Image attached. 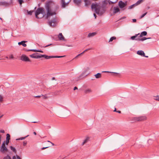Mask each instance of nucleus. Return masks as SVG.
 Wrapping results in <instances>:
<instances>
[{
  "label": "nucleus",
  "mask_w": 159,
  "mask_h": 159,
  "mask_svg": "<svg viewBox=\"0 0 159 159\" xmlns=\"http://www.w3.org/2000/svg\"><path fill=\"white\" fill-rule=\"evenodd\" d=\"M93 16H94V17H95V18L96 19V17H97L96 15L94 13L93 14Z\"/></svg>",
  "instance_id": "53"
},
{
  "label": "nucleus",
  "mask_w": 159,
  "mask_h": 159,
  "mask_svg": "<svg viewBox=\"0 0 159 159\" xmlns=\"http://www.w3.org/2000/svg\"><path fill=\"white\" fill-rule=\"evenodd\" d=\"M52 3L51 1L48 2L46 3L45 6L47 11L46 14L43 8H38L35 12L36 17L38 19H41L46 15V18L48 19L50 16L55 15L56 11L52 8L51 7Z\"/></svg>",
  "instance_id": "1"
},
{
  "label": "nucleus",
  "mask_w": 159,
  "mask_h": 159,
  "mask_svg": "<svg viewBox=\"0 0 159 159\" xmlns=\"http://www.w3.org/2000/svg\"><path fill=\"white\" fill-rule=\"evenodd\" d=\"M104 8V6H100L98 4L93 3L91 5L92 9H94L95 13L100 16L105 12Z\"/></svg>",
  "instance_id": "2"
},
{
  "label": "nucleus",
  "mask_w": 159,
  "mask_h": 159,
  "mask_svg": "<svg viewBox=\"0 0 159 159\" xmlns=\"http://www.w3.org/2000/svg\"><path fill=\"white\" fill-rule=\"evenodd\" d=\"M7 137H6V140L9 141L10 139V136L9 134H7L6 135Z\"/></svg>",
  "instance_id": "27"
},
{
  "label": "nucleus",
  "mask_w": 159,
  "mask_h": 159,
  "mask_svg": "<svg viewBox=\"0 0 159 159\" xmlns=\"http://www.w3.org/2000/svg\"><path fill=\"white\" fill-rule=\"evenodd\" d=\"M52 80H54L55 79V78L54 77H53L52 78Z\"/></svg>",
  "instance_id": "58"
},
{
  "label": "nucleus",
  "mask_w": 159,
  "mask_h": 159,
  "mask_svg": "<svg viewBox=\"0 0 159 159\" xmlns=\"http://www.w3.org/2000/svg\"><path fill=\"white\" fill-rule=\"evenodd\" d=\"M147 34V32L146 31H144L142 32L139 35V37H142L143 36H146Z\"/></svg>",
  "instance_id": "20"
},
{
  "label": "nucleus",
  "mask_w": 159,
  "mask_h": 159,
  "mask_svg": "<svg viewBox=\"0 0 159 159\" xmlns=\"http://www.w3.org/2000/svg\"><path fill=\"white\" fill-rule=\"evenodd\" d=\"M12 159H21V158L19 157V156H18V155H16V157L15 156H14L13 157Z\"/></svg>",
  "instance_id": "31"
},
{
  "label": "nucleus",
  "mask_w": 159,
  "mask_h": 159,
  "mask_svg": "<svg viewBox=\"0 0 159 159\" xmlns=\"http://www.w3.org/2000/svg\"><path fill=\"white\" fill-rule=\"evenodd\" d=\"M31 122L32 123H37V122H36V121H32Z\"/></svg>",
  "instance_id": "59"
},
{
  "label": "nucleus",
  "mask_w": 159,
  "mask_h": 159,
  "mask_svg": "<svg viewBox=\"0 0 159 159\" xmlns=\"http://www.w3.org/2000/svg\"><path fill=\"white\" fill-rule=\"evenodd\" d=\"M3 159H11V158L9 156L7 155V156L4 157Z\"/></svg>",
  "instance_id": "34"
},
{
  "label": "nucleus",
  "mask_w": 159,
  "mask_h": 159,
  "mask_svg": "<svg viewBox=\"0 0 159 159\" xmlns=\"http://www.w3.org/2000/svg\"><path fill=\"white\" fill-rule=\"evenodd\" d=\"M146 117L145 116H141L139 117H136L134 118V120L137 121H139L143 120H146Z\"/></svg>",
  "instance_id": "8"
},
{
  "label": "nucleus",
  "mask_w": 159,
  "mask_h": 159,
  "mask_svg": "<svg viewBox=\"0 0 159 159\" xmlns=\"http://www.w3.org/2000/svg\"><path fill=\"white\" fill-rule=\"evenodd\" d=\"M53 45L52 44H48V45H46V46H45L44 47L45 48H46V47H48L49 46H50V45Z\"/></svg>",
  "instance_id": "47"
},
{
  "label": "nucleus",
  "mask_w": 159,
  "mask_h": 159,
  "mask_svg": "<svg viewBox=\"0 0 159 159\" xmlns=\"http://www.w3.org/2000/svg\"><path fill=\"white\" fill-rule=\"evenodd\" d=\"M65 56H54V58H61V57H64Z\"/></svg>",
  "instance_id": "40"
},
{
  "label": "nucleus",
  "mask_w": 159,
  "mask_h": 159,
  "mask_svg": "<svg viewBox=\"0 0 159 159\" xmlns=\"http://www.w3.org/2000/svg\"><path fill=\"white\" fill-rule=\"evenodd\" d=\"M127 5L126 2H124L121 1H120L118 2V6L121 10H124L125 9V7Z\"/></svg>",
  "instance_id": "4"
},
{
  "label": "nucleus",
  "mask_w": 159,
  "mask_h": 159,
  "mask_svg": "<svg viewBox=\"0 0 159 159\" xmlns=\"http://www.w3.org/2000/svg\"><path fill=\"white\" fill-rule=\"evenodd\" d=\"M34 134L35 135H36V132H34Z\"/></svg>",
  "instance_id": "56"
},
{
  "label": "nucleus",
  "mask_w": 159,
  "mask_h": 159,
  "mask_svg": "<svg viewBox=\"0 0 159 159\" xmlns=\"http://www.w3.org/2000/svg\"><path fill=\"white\" fill-rule=\"evenodd\" d=\"M155 99L156 100L159 101V96H157L156 97V98Z\"/></svg>",
  "instance_id": "41"
},
{
  "label": "nucleus",
  "mask_w": 159,
  "mask_h": 159,
  "mask_svg": "<svg viewBox=\"0 0 159 159\" xmlns=\"http://www.w3.org/2000/svg\"><path fill=\"white\" fill-rule=\"evenodd\" d=\"M30 51H33V52H40L41 53H43V52L41 50H36L34 49H30Z\"/></svg>",
  "instance_id": "24"
},
{
  "label": "nucleus",
  "mask_w": 159,
  "mask_h": 159,
  "mask_svg": "<svg viewBox=\"0 0 159 159\" xmlns=\"http://www.w3.org/2000/svg\"><path fill=\"white\" fill-rule=\"evenodd\" d=\"M11 3V2H10L6 1L0 2V6H3L5 7H8Z\"/></svg>",
  "instance_id": "6"
},
{
  "label": "nucleus",
  "mask_w": 159,
  "mask_h": 159,
  "mask_svg": "<svg viewBox=\"0 0 159 159\" xmlns=\"http://www.w3.org/2000/svg\"><path fill=\"white\" fill-rule=\"evenodd\" d=\"M83 52H82L78 55L76 56L75 57V58H77V57H78L79 56L81 55L82 54H83Z\"/></svg>",
  "instance_id": "42"
},
{
  "label": "nucleus",
  "mask_w": 159,
  "mask_h": 159,
  "mask_svg": "<svg viewBox=\"0 0 159 159\" xmlns=\"http://www.w3.org/2000/svg\"><path fill=\"white\" fill-rule=\"evenodd\" d=\"M116 39V37H111L109 40V42H111L113 40L115 39Z\"/></svg>",
  "instance_id": "30"
},
{
  "label": "nucleus",
  "mask_w": 159,
  "mask_h": 159,
  "mask_svg": "<svg viewBox=\"0 0 159 159\" xmlns=\"http://www.w3.org/2000/svg\"><path fill=\"white\" fill-rule=\"evenodd\" d=\"M61 1L62 4V7H65V6L69 3V2L66 3L65 2V0H61Z\"/></svg>",
  "instance_id": "14"
},
{
  "label": "nucleus",
  "mask_w": 159,
  "mask_h": 159,
  "mask_svg": "<svg viewBox=\"0 0 159 159\" xmlns=\"http://www.w3.org/2000/svg\"><path fill=\"white\" fill-rule=\"evenodd\" d=\"M3 96L2 95H0V102H2L3 101Z\"/></svg>",
  "instance_id": "36"
},
{
  "label": "nucleus",
  "mask_w": 159,
  "mask_h": 159,
  "mask_svg": "<svg viewBox=\"0 0 159 159\" xmlns=\"http://www.w3.org/2000/svg\"><path fill=\"white\" fill-rule=\"evenodd\" d=\"M102 72H104V73H114V74H118V73H117L111 72H110V71H103Z\"/></svg>",
  "instance_id": "35"
},
{
  "label": "nucleus",
  "mask_w": 159,
  "mask_h": 159,
  "mask_svg": "<svg viewBox=\"0 0 159 159\" xmlns=\"http://www.w3.org/2000/svg\"><path fill=\"white\" fill-rule=\"evenodd\" d=\"M24 13L26 15H30V11H29L28 10L24 9Z\"/></svg>",
  "instance_id": "26"
},
{
  "label": "nucleus",
  "mask_w": 159,
  "mask_h": 159,
  "mask_svg": "<svg viewBox=\"0 0 159 159\" xmlns=\"http://www.w3.org/2000/svg\"><path fill=\"white\" fill-rule=\"evenodd\" d=\"M89 138H87L85 139L84 140L83 142L82 143V145H84L85 143H87L89 141Z\"/></svg>",
  "instance_id": "25"
},
{
  "label": "nucleus",
  "mask_w": 159,
  "mask_h": 159,
  "mask_svg": "<svg viewBox=\"0 0 159 159\" xmlns=\"http://www.w3.org/2000/svg\"><path fill=\"white\" fill-rule=\"evenodd\" d=\"M42 96H43V94H41V95L35 96V98H39L40 97H41Z\"/></svg>",
  "instance_id": "44"
},
{
  "label": "nucleus",
  "mask_w": 159,
  "mask_h": 159,
  "mask_svg": "<svg viewBox=\"0 0 159 159\" xmlns=\"http://www.w3.org/2000/svg\"><path fill=\"white\" fill-rule=\"evenodd\" d=\"M139 34V33L138 34H136L135 35H134V36L131 37V39L132 40H136V39L138 38H137V36Z\"/></svg>",
  "instance_id": "21"
},
{
  "label": "nucleus",
  "mask_w": 159,
  "mask_h": 159,
  "mask_svg": "<svg viewBox=\"0 0 159 159\" xmlns=\"http://www.w3.org/2000/svg\"><path fill=\"white\" fill-rule=\"evenodd\" d=\"M85 2V7H87L91 4L90 0H84Z\"/></svg>",
  "instance_id": "19"
},
{
  "label": "nucleus",
  "mask_w": 159,
  "mask_h": 159,
  "mask_svg": "<svg viewBox=\"0 0 159 159\" xmlns=\"http://www.w3.org/2000/svg\"><path fill=\"white\" fill-rule=\"evenodd\" d=\"M143 1V0H139L135 3L136 6L140 4Z\"/></svg>",
  "instance_id": "28"
},
{
  "label": "nucleus",
  "mask_w": 159,
  "mask_h": 159,
  "mask_svg": "<svg viewBox=\"0 0 159 159\" xmlns=\"http://www.w3.org/2000/svg\"><path fill=\"white\" fill-rule=\"evenodd\" d=\"M73 2L76 5L79 6L81 2V0H73Z\"/></svg>",
  "instance_id": "10"
},
{
  "label": "nucleus",
  "mask_w": 159,
  "mask_h": 159,
  "mask_svg": "<svg viewBox=\"0 0 159 159\" xmlns=\"http://www.w3.org/2000/svg\"><path fill=\"white\" fill-rule=\"evenodd\" d=\"M144 57H148V56H143Z\"/></svg>",
  "instance_id": "60"
},
{
  "label": "nucleus",
  "mask_w": 159,
  "mask_h": 159,
  "mask_svg": "<svg viewBox=\"0 0 159 159\" xmlns=\"http://www.w3.org/2000/svg\"><path fill=\"white\" fill-rule=\"evenodd\" d=\"M136 6V5H135V4H134L132 5H131L129 7L128 9H131L133 8V7L134 6Z\"/></svg>",
  "instance_id": "37"
},
{
  "label": "nucleus",
  "mask_w": 159,
  "mask_h": 159,
  "mask_svg": "<svg viewBox=\"0 0 159 159\" xmlns=\"http://www.w3.org/2000/svg\"><path fill=\"white\" fill-rule=\"evenodd\" d=\"M7 148L5 146V142L3 143L1 146L0 151L4 153L5 152L7 151Z\"/></svg>",
  "instance_id": "7"
},
{
  "label": "nucleus",
  "mask_w": 159,
  "mask_h": 159,
  "mask_svg": "<svg viewBox=\"0 0 159 159\" xmlns=\"http://www.w3.org/2000/svg\"><path fill=\"white\" fill-rule=\"evenodd\" d=\"M10 148L11 150L13 151L14 152H16V150L14 148L12 147V146H10Z\"/></svg>",
  "instance_id": "32"
},
{
  "label": "nucleus",
  "mask_w": 159,
  "mask_h": 159,
  "mask_svg": "<svg viewBox=\"0 0 159 159\" xmlns=\"http://www.w3.org/2000/svg\"><path fill=\"white\" fill-rule=\"evenodd\" d=\"M151 39V38H146L145 37H144L142 38H138L136 39V40H137V41H143L146 40L147 39Z\"/></svg>",
  "instance_id": "18"
},
{
  "label": "nucleus",
  "mask_w": 159,
  "mask_h": 159,
  "mask_svg": "<svg viewBox=\"0 0 159 159\" xmlns=\"http://www.w3.org/2000/svg\"><path fill=\"white\" fill-rule=\"evenodd\" d=\"M92 92V90L89 89H87L85 90L84 92L85 93H89Z\"/></svg>",
  "instance_id": "22"
},
{
  "label": "nucleus",
  "mask_w": 159,
  "mask_h": 159,
  "mask_svg": "<svg viewBox=\"0 0 159 159\" xmlns=\"http://www.w3.org/2000/svg\"><path fill=\"white\" fill-rule=\"evenodd\" d=\"M0 20H2V18H1V17H0Z\"/></svg>",
  "instance_id": "62"
},
{
  "label": "nucleus",
  "mask_w": 159,
  "mask_h": 159,
  "mask_svg": "<svg viewBox=\"0 0 159 159\" xmlns=\"http://www.w3.org/2000/svg\"><path fill=\"white\" fill-rule=\"evenodd\" d=\"M14 58L12 54H11L10 56V58L13 59Z\"/></svg>",
  "instance_id": "46"
},
{
  "label": "nucleus",
  "mask_w": 159,
  "mask_h": 159,
  "mask_svg": "<svg viewBox=\"0 0 159 159\" xmlns=\"http://www.w3.org/2000/svg\"><path fill=\"white\" fill-rule=\"evenodd\" d=\"M20 60L23 61L29 62L30 61L29 58L25 55L22 54L20 57Z\"/></svg>",
  "instance_id": "5"
},
{
  "label": "nucleus",
  "mask_w": 159,
  "mask_h": 159,
  "mask_svg": "<svg viewBox=\"0 0 159 159\" xmlns=\"http://www.w3.org/2000/svg\"><path fill=\"white\" fill-rule=\"evenodd\" d=\"M9 142V141L6 140V144L7 145H8Z\"/></svg>",
  "instance_id": "51"
},
{
  "label": "nucleus",
  "mask_w": 159,
  "mask_h": 159,
  "mask_svg": "<svg viewBox=\"0 0 159 159\" xmlns=\"http://www.w3.org/2000/svg\"><path fill=\"white\" fill-rule=\"evenodd\" d=\"M43 57L45 59H48L52 58H54V56H48L46 55H41V57Z\"/></svg>",
  "instance_id": "11"
},
{
  "label": "nucleus",
  "mask_w": 159,
  "mask_h": 159,
  "mask_svg": "<svg viewBox=\"0 0 159 159\" xmlns=\"http://www.w3.org/2000/svg\"><path fill=\"white\" fill-rule=\"evenodd\" d=\"M147 12H146L145 13L142 15L140 16V18H143L145 15H146L147 14Z\"/></svg>",
  "instance_id": "39"
},
{
  "label": "nucleus",
  "mask_w": 159,
  "mask_h": 159,
  "mask_svg": "<svg viewBox=\"0 0 159 159\" xmlns=\"http://www.w3.org/2000/svg\"><path fill=\"white\" fill-rule=\"evenodd\" d=\"M96 34L97 33L96 32H92L89 33L88 34L87 37L89 38H91L95 36Z\"/></svg>",
  "instance_id": "12"
},
{
  "label": "nucleus",
  "mask_w": 159,
  "mask_h": 159,
  "mask_svg": "<svg viewBox=\"0 0 159 159\" xmlns=\"http://www.w3.org/2000/svg\"><path fill=\"white\" fill-rule=\"evenodd\" d=\"M77 89V88L76 87H75L74 88V90H75V89Z\"/></svg>",
  "instance_id": "54"
},
{
  "label": "nucleus",
  "mask_w": 159,
  "mask_h": 159,
  "mask_svg": "<svg viewBox=\"0 0 159 159\" xmlns=\"http://www.w3.org/2000/svg\"><path fill=\"white\" fill-rule=\"evenodd\" d=\"M137 54L142 56H145L144 52L142 50H139L137 52Z\"/></svg>",
  "instance_id": "13"
},
{
  "label": "nucleus",
  "mask_w": 159,
  "mask_h": 159,
  "mask_svg": "<svg viewBox=\"0 0 159 159\" xmlns=\"http://www.w3.org/2000/svg\"><path fill=\"white\" fill-rule=\"evenodd\" d=\"M48 147H43V148H42L41 149H42V150H44V149H45L46 148H48Z\"/></svg>",
  "instance_id": "52"
},
{
  "label": "nucleus",
  "mask_w": 159,
  "mask_h": 159,
  "mask_svg": "<svg viewBox=\"0 0 159 159\" xmlns=\"http://www.w3.org/2000/svg\"><path fill=\"white\" fill-rule=\"evenodd\" d=\"M90 48H89V49H86L85 50H84L83 52H83V53H84V52H86V51H87L88 50H90Z\"/></svg>",
  "instance_id": "49"
},
{
  "label": "nucleus",
  "mask_w": 159,
  "mask_h": 159,
  "mask_svg": "<svg viewBox=\"0 0 159 159\" xmlns=\"http://www.w3.org/2000/svg\"><path fill=\"white\" fill-rule=\"evenodd\" d=\"M38 54L37 53H36L30 55V57L35 58H39L41 57V55H38Z\"/></svg>",
  "instance_id": "9"
},
{
  "label": "nucleus",
  "mask_w": 159,
  "mask_h": 159,
  "mask_svg": "<svg viewBox=\"0 0 159 159\" xmlns=\"http://www.w3.org/2000/svg\"><path fill=\"white\" fill-rule=\"evenodd\" d=\"M1 133H5L4 130H1L0 131Z\"/></svg>",
  "instance_id": "48"
},
{
  "label": "nucleus",
  "mask_w": 159,
  "mask_h": 159,
  "mask_svg": "<svg viewBox=\"0 0 159 159\" xmlns=\"http://www.w3.org/2000/svg\"><path fill=\"white\" fill-rule=\"evenodd\" d=\"M116 112H118L119 113H121V111H116Z\"/></svg>",
  "instance_id": "55"
},
{
  "label": "nucleus",
  "mask_w": 159,
  "mask_h": 159,
  "mask_svg": "<svg viewBox=\"0 0 159 159\" xmlns=\"http://www.w3.org/2000/svg\"><path fill=\"white\" fill-rule=\"evenodd\" d=\"M3 116V115H2L1 116H0V118H1V117Z\"/></svg>",
  "instance_id": "64"
},
{
  "label": "nucleus",
  "mask_w": 159,
  "mask_h": 159,
  "mask_svg": "<svg viewBox=\"0 0 159 159\" xmlns=\"http://www.w3.org/2000/svg\"><path fill=\"white\" fill-rule=\"evenodd\" d=\"M57 24V17L55 16L52 19L50 20L48 22L49 25L52 27H55Z\"/></svg>",
  "instance_id": "3"
},
{
  "label": "nucleus",
  "mask_w": 159,
  "mask_h": 159,
  "mask_svg": "<svg viewBox=\"0 0 159 159\" xmlns=\"http://www.w3.org/2000/svg\"><path fill=\"white\" fill-rule=\"evenodd\" d=\"M150 8V7H147V8H148V9H149Z\"/></svg>",
  "instance_id": "61"
},
{
  "label": "nucleus",
  "mask_w": 159,
  "mask_h": 159,
  "mask_svg": "<svg viewBox=\"0 0 159 159\" xmlns=\"http://www.w3.org/2000/svg\"><path fill=\"white\" fill-rule=\"evenodd\" d=\"M114 111H116V108H115V110H114Z\"/></svg>",
  "instance_id": "57"
},
{
  "label": "nucleus",
  "mask_w": 159,
  "mask_h": 159,
  "mask_svg": "<svg viewBox=\"0 0 159 159\" xmlns=\"http://www.w3.org/2000/svg\"><path fill=\"white\" fill-rule=\"evenodd\" d=\"M133 22H135L136 21V19H133L132 20Z\"/></svg>",
  "instance_id": "50"
},
{
  "label": "nucleus",
  "mask_w": 159,
  "mask_h": 159,
  "mask_svg": "<svg viewBox=\"0 0 159 159\" xmlns=\"http://www.w3.org/2000/svg\"><path fill=\"white\" fill-rule=\"evenodd\" d=\"M43 98L44 99H47L48 98L46 94H45L44 95H43Z\"/></svg>",
  "instance_id": "43"
},
{
  "label": "nucleus",
  "mask_w": 159,
  "mask_h": 159,
  "mask_svg": "<svg viewBox=\"0 0 159 159\" xmlns=\"http://www.w3.org/2000/svg\"><path fill=\"white\" fill-rule=\"evenodd\" d=\"M118 1V0H113V1H110V2L109 3H111L112 4H114V3H115L116 2Z\"/></svg>",
  "instance_id": "33"
},
{
  "label": "nucleus",
  "mask_w": 159,
  "mask_h": 159,
  "mask_svg": "<svg viewBox=\"0 0 159 159\" xmlns=\"http://www.w3.org/2000/svg\"><path fill=\"white\" fill-rule=\"evenodd\" d=\"M151 140H150V139H149V140H148V142H149L150 141H151Z\"/></svg>",
  "instance_id": "63"
},
{
  "label": "nucleus",
  "mask_w": 159,
  "mask_h": 159,
  "mask_svg": "<svg viewBox=\"0 0 159 159\" xmlns=\"http://www.w3.org/2000/svg\"><path fill=\"white\" fill-rule=\"evenodd\" d=\"M28 136H29V135H28L27 136H25V137H22V138H20L19 139H16V140H23V139H25L26 137H27Z\"/></svg>",
  "instance_id": "29"
},
{
  "label": "nucleus",
  "mask_w": 159,
  "mask_h": 159,
  "mask_svg": "<svg viewBox=\"0 0 159 159\" xmlns=\"http://www.w3.org/2000/svg\"><path fill=\"white\" fill-rule=\"evenodd\" d=\"M94 75L96 78L98 79L100 78L101 77V74L100 73H98Z\"/></svg>",
  "instance_id": "23"
},
{
  "label": "nucleus",
  "mask_w": 159,
  "mask_h": 159,
  "mask_svg": "<svg viewBox=\"0 0 159 159\" xmlns=\"http://www.w3.org/2000/svg\"><path fill=\"white\" fill-rule=\"evenodd\" d=\"M18 2L19 4L21 5L23 2V0H18Z\"/></svg>",
  "instance_id": "38"
},
{
  "label": "nucleus",
  "mask_w": 159,
  "mask_h": 159,
  "mask_svg": "<svg viewBox=\"0 0 159 159\" xmlns=\"http://www.w3.org/2000/svg\"><path fill=\"white\" fill-rule=\"evenodd\" d=\"M27 144V142L25 141H24L23 142V145L25 146Z\"/></svg>",
  "instance_id": "45"
},
{
  "label": "nucleus",
  "mask_w": 159,
  "mask_h": 159,
  "mask_svg": "<svg viewBox=\"0 0 159 159\" xmlns=\"http://www.w3.org/2000/svg\"><path fill=\"white\" fill-rule=\"evenodd\" d=\"M27 42V41H21V42H19L18 43V44L19 45H22L24 47H25L27 45L25 43V42Z\"/></svg>",
  "instance_id": "17"
},
{
  "label": "nucleus",
  "mask_w": 159,
  "mask_h": 159,
  "mask_svg": "<svg viewBox=\"0 0 159 159\" xmlns=\"http://www.w3.org/2000/svg\"><path fill=\"white\" fill-rule=\"evenodd\" d=\"M58 37L60 40H65L64 37L63 36L61 33H60L58 36Z\"/></svg>",
  "instance_id": "16"
},
{
  "label": "nucleus",
  "mask_w": 159,
  "mask_h": 159,
  "mask_svg": "<svg viewBox=\"0 0 159 159\" xmlns=\"http://www.w3.org/2000/svg\"><path fill=\"white\" fill-rule=\"evenodd\" d=\"M120 9L117 7H114L113 8V13L116 14L120 11Z\"/></svg>",
  "instance_id": "15"
}]
</instances>
